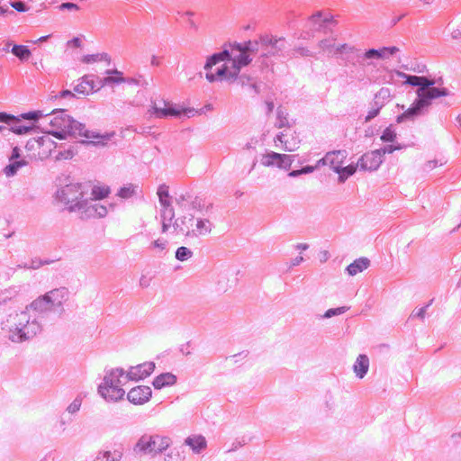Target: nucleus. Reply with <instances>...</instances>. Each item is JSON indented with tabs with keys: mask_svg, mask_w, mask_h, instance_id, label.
Here are the masks:
<instances>
[{
	"mask_svg": "<svg viewBox=\"0 0 461 461\" xmlns=\"http://www.w3.org/2000/svg\"><path fill=\"white\" fill-rule=\"evenodd\" d=\"M250 44V42L245 45L231 44L222 51L209 57L204 65L206 79L211 83L235 79L240 68L251 61L249 53L253 50Z\"/></svg>",
	"mask_w": 461,
	"mask_h": 461,
	"instance_id": "nucleus-1",
	"label": "nucleus"
},
{
	"mask_svg": "<svg viewBox=\"0 0 461 461\" xmlns=\"http://www.w3.org/2000/svg\"><path fill=\"white\" fill-rule=\"evenodd\" d=\"M86 194L85 185L69 183L57 191L56 199L65 206L68 212L78 213L82 219L104 217L107 214L106 207L101 204H90Z\"/></svg>",
	"mask_w": 461,
	"mask_h": 461,
	"instance_id": "nucleus-2",
	"label": "nucleus"
},
{
	"mask_svg": "<svg viewBox=\"0 0 461 461\" xmlns=\"http://www.w3.org/2000/svg\"><path fill=\"white\" fill-rule=\"evenodd\" d=\"M49 124L52 127V130H50L48 133L59 140L65 139L66 134L69 133L75 137L81 138L83 142L104 145L114 135V133L101 134L96 131L88 130L86 125L71 120L62 112H52Z\"/></svg>",
	"mask_w": 461,
	"mask_h": 461,
	"instance_id": "nucleus-3",
	"label": "nucleus"
},
{
	"mask_svg": "<svg viewBox=\"0 0 461 461\" xmlns=\"http://www.w3.org/2000/svg\"><path fill=\"white\" fill-rule=\"evenodd\" d=\"M405 83L413 86H419L417 90L418 100L412 107L406 110L397 117V122H402L404 118L415 115L422 107L429 104V100L441 96H447L448 91L446 88L433 87L435 82L426 77L405 76Z\"/></svg>",
	"mask_w": 461,
	"mask_h": 461,
	"instance_id": "nucleus-4",
	"label": "nucleus"
},
{
	"mask_svg": "<svg viewBox=\"0 0 461 461\" xmlns=\"http://www.w3.org/2000/svg\"><path fill=\"white\" fill-rule=\"evenodd\" d=\"M30 306L24 311L10 315L6 327L9 331V338L14 342H22L32 338L39 330V324L34 320L31 321Z\"/></svg>",
	"mask_w": 461,
	"mask_h": 461,
	"instance_id": "nucleus-5",
	"label": "nucleus"
},
{
	"mask_svg": "<svg viewBox=\"0 0 461 461\" xmlns=\"http://www.w3.org/2000/svg\"><path fill=\"white\" fill-rule=\"evenodd\" d=\"M67 299L68 291L65 288L54 289L34 300L30 308L37 314H44L60 307Z\"/></svg>",
	"mask_w": 461,
	"mask_h": 461,
	"instance_id": "nucleus-6",
	"label": "nucleus"
},
{
	"mask_svg": "<svg viewBox=\"0 0 461 461\" xmlns=\"http://www.w3.org/2000/svg\"><path fill=\"white\" fill-rule=\"evenodd\" d=\"M172 444L170 438L159 434H145L138 440L135 449L149 455H157L167 449Z\"/></svg>",
	"mask_w": 461,
	"mask_h": 461,
	"instance_id": "nucleus-7",
	"label": "nucleus"
},
{
	"mask_svg": "<svg viewBox=\"0 0 461 461\" xmlns=\"http://www.w3.org/2000/svg\"><path fill=\"white\" fill-rule=\"evenodd\" d=\"M346 158V151L337 150L327 153L326 156L319 161V163L321 162L323 165L329 166L339 174L340 180L344 181L348 176H352L357 170V167L353 165L343 167Z\"/></svg>",
	"mask_w": 461,
	"mask_h": 461,
	"instance_id": "nucleus-8",
	"label": "nucleus"
},
{
	"mask_svg": "<svg viewBox=\"0 0 461 461\" xmlns=\"http://www.w3.org/2000/svg\"><path fill=\"white\" fill-rule=\"evenodd\" d=\"M99 393L108 402H116L123 398L125 392L120 384L118 376L111 373L104 377L103 384L99 386Z\"/></svg>",
	"mask_w": 461,
	"mask_h": 461,
	"instance_id": "nucleus-9",
	"label": "nucleus"
},
{
	"mask_svg": "<svg viewBox=\"0 0 461 461\" xmlns=\"http://www.w3.org/2000/svg\"><path fill=\"white\" fill-rule=\"evenodd\" d=\"M301 140L293 129H286L275 138V144L284 151L293 152L299 149Z\"/></svg>",
	"mask_w": 461,
	"mask_h": 461,
	"instance_id": "nucleus-10",
	"label": "nucleus"
},
{
	"mask_svg": "<svg viewBox=\"0 0 461 461\" xmlns=\"http://www.w3.org/2000/svg\"><path fill=\"white\" fill-rule=\"evenodd\" d=\"M284 49V38L265 37L260 40V51L264 57L276 55Z\"/></svg>",
	"mask_w": 461,
	"mask_h": 461,
	"instance_id": "nucleus-11",
	"label": "nucleus"
},
{
	"mask_svg": "<svg viewBox=\"0 0 461 461\" xmlns=\"http://www.w3.org/2000/svg\"><path fill=\"white\" fill-rule=\"evenodd\" d=\"M382 151L373 150L364 154L357 162V167L365 171L376 170L382 164Z\"/></svg>",
	"mask_w": 461,
	"mask_h": 461,
	"instance_id": "nucleus-12",
	"label": "nucleus"
},
{
	"mask_svg": "<svg viewBox=\"0 0 461 461\" xmlns=\"http://www.w3.org/2000/svg\"><path fill=\"white\" fill-rule=\"evenodd\" d=\"M261 163L265 167L276 166L279 168H288L292 164V158L288 155L272 151L262 156Z\"/></svg>",
	"mask_w": 461,
	"mask_h": 461,
	"instance_id": "nucleus-13",
	"label": "nucleus"
},
{
	"mask_svg": "<svg viewBox=\"0 0 461 461\" xmlns=\"http://www.w3.org/2000/svg\"><path fill=\"white\" fill-rule=\"evenodd\" d=\"M151 389L149 386L139 385L128 393V399L133 404H144L151 397Z\"/></svg>",
	"mask_w": 461,
	"mask_h": 461,
	"instance_id": "nucleus-14",
	"label": "nucleus"
},
{
	"mask_svg": "<svg viewBox=\"0 0 461 461\" xmlns=\"http://www.w3.org/2000/svg\"><path fill=\"white\" fill-rule=\"evenodd\" d=\"M123 455V447L120 443H113L107 446L105 449L98 454V461H120Z\"/></svg>",
	"mask_w": 461,
	"mask_h": 461,
	"instance_id": "nucleus-15",
	"label": "nucleus"
},
{
	"mask_svg": "<svg viewBox=\"0 0 461 461\" xmlns=\"http://www.w3.org/2000/svg\"><path fill=\"white\" fill-rule=\"evenodd\" d=\"M155 368L152 362H145L143 364L131 366L128 371V377L131 380H141L149 376Z\"/></svg>",
	"mask_w": 461,
	"mask_h": 461,
	"instance_id": "nucleus-16",
	"label": "nucleus"
},
{
	"mask_svg": "<svg viewBox=\"0 0 461 461\" xmlns=\"http://www.w3.org/2000/svg\"><path fill=\"white\" fill-rule=\"evenodd\" d=\"M102 87L101 82L95 84V80L89 76H85L81 78L80 82L75 86L76 93L87 95L93 94Z\"/></svg>",
	"mask_w": 461,
	"mask_h": 461,
	"instance_id": "nucleus-17",
	"label": "nucleus"
},
{
	"mask_svg": "<svg viewBox=\"0 0 461 461\" xmlns=\"http://www.w3.org/2000/svg\"><path fill=\"white\" fill-rule=\"evenodd\" d=\"M50 134L41 136L37 140L38 156L41 159H44L51 155L56 149V142L50 137Z\"/></svg>",
	"mask_w": 461,
	"mask_h": 461,
	"instance_id": "nucleus-18",
	"label": "nucleus"
},
{
	"mask_svg": "<svg viewBox=\"0 0 461 461\" xmlns=\"http://www.w3.org/2000/svg\"><path fill=\"white\" fill-rule=\"evenodd\" d=\"M189 113H193V110L182 108L176 104L168 103L163 109L158 108V114H157L156 118L181 117Z\"/></svg>",
	"mask_w": 461,
	"mask_h": 461,
	"instance_id": "nucleus-19",
	"label": "nucleus"
},
{
	"mask_svg": "<svg viewBox=\"0 0 461 461\" xmlns=\"http://www.w3.org/2000/svg\"><path fill=\"white\" fill-rule=\"evenodd\" d=\"M86 188V192L88 190L91 191V198L90 200L97 201L103 200L109 196L111 194V189L108 185L100 184V183H91L85 185Z\"/></svg>",
	"mask_w": 461,
	"mask_h": 461,
	"instance_id": "nucleus-20",
	"label": "nucleus"
},
{
	"mask_svg": "<svg viewBox=\"0 0 461 461\" xmlns=\"http://www.w3.org/2000/svg\"><path fill=\"white\" fill-rule=\"evenodd\" d=\"M398 51L396 47L382 48L380 50L371 49L365 53V58L369 59H386Z\"/></svg>",
	"mask_w": 461,
	"mask_h": 461,
	"instance_id": "nucleus-21",
	"label": "nucleus"
},
{
	"mask_svg": "<svg viewBox=\"0 0 461 461\" xmlns=\"http://www.w3.org/2000/svg\"><path fill=\"white\" fill-rule=\"evenodd\" d=\"M370 266V260L366 258H359L353 263L348 266L347 272L348 276H354L364 270L367 269Z\"/></svg>",
	"mask_w": 461,
	"mask_h": 461,
	"instance_id": "nucleus-22",
	"label": "nucleus"
},
{
	"mask_svg": "<svg viewBox=\"0 0 461 461\" xmlns=\"http://www.w3.org/2000/svg\"><path fill=\"white\" fill-rule=\"evenodd\" d=\"M176 382V377L175 375L171 373H165L158 375L153 381V386L156 389H162L166 386H170L175 384Z\"/></svg>",
	"mask_w": 461,
	"mask_h": 461,
	"instance_id": "nucleus-23",
	"label": "nucleus"
},
{
	"mask_svg": "<svg viewBox=\"0 0 461 461\" xmlns=\"http://www.w3.org/2000/svg\"><path fill=\"white\" fill-rule=\"evenodd\" d=\"M369 368V359L366 355H359L353 366L355 374L359 377L363 378L367 373Z\"/></svg>",
	"mask_w": 461,
	"mask_h": 461,
	"instance_id": "nucleus-24",
	"label": "nucleus"
},
{
	"mask_svg": "<svg viewBox=\"0 0 461 461\" xmlns=\"http://www.w3.org/2000/svg\"><path fill=\"white\" fill-rule=\"evenodd\" d=\"M185 442L188 447H190L193 449V451L197 453L204 449L207 446L204 437L201 435L190 436L186 438Z\"/></svg>",
	"mask_w": 461,
	"mask_h": 461,
	"instance_id": "nucleus-25",
	"label": "nucleus"
},
{
	"mask_svg": "<svg viewBox=\"0 0 461 461\" xmlns=\"http://www.w3.org/2000/svg\"><path fill=\"white\" fill-rule=\"evenodd\" d=\"M11 51L21 61L28 60L31 58V56H32L31 50L25 45L14 44V45H13V48H12Z\"/></svg>",
	"mask_w": 461,
	"mask_h": 461,
	"instance_id": "nucleus-26",
	"label": "nucleus"
},
{
	"mask_svg": "<svg viewBox=\"0 0 461 461\" xmlns=\"http://www.w3.org/2000/svg\"><path fill=\"white\" fill-rule=\"evenodd\" d=\"M108 77H104L103 81L101 82L102 87L105 85L109 84H119L125 82V79L122 77V72H119L117 70L113 71H108L107 72Z\"/></svg>",
	"mask_w": 461,
	"mask_h": 461,
	"instance_id": "nucleus-27",
	"label": "nucleus"
},
{
	"mask_svg": "<svg viewBox=\"0 0 461 461\" xmlns=\"http://www.w3.org/2000/svg\"><path fill=\"white\" fill-rule=\"evenodd\" d=\"M27 164L28 162L25 159L10 161L9 165H7L4 169L5 174L7 176H12L15 175L20 168L25 167Z\"/></svg>",
	"mask_w": 461,
	"mask_h": 461,
	"instance_id": "nucleus-28",
	"label": "nucleus"
},
{
	"mask_svg": "<svg viewBox=\"0 0 461 461\" xmlns=\"http://www.w3.org/2000/svg\"><path fill=\"white\" fill-rule=\"evenodd\" d=\"M158 195L160 203L165 208H167L168 206H170L168 188L167 186H160L158 190Z\"/></svg>",
	"mask_w": 461,
	"mask_h": 461,
	"instance_id": "nucleus-29",
	"label": "nucleus"
},
{
	"mask_svg": "<svg viewBox=\"0 0 461 461\" xmlns=\"http://www.w3.org/2000/svg\"><path fill=\"white\" fill-rule=\"evenodd\" d=\"M324 22L321 12H316L308 18V23L312 27L321 26Z\"/></svg>",
	"mask_w": 461,
	"mask_h": 461,
	"instance_id": "nucleus-30",
	"label": "nucleus"
},
{
	"mask_svg": "<svg viewBox=\"0 0 461 461\" xmlns=\"http://www.w3.org/2000/svg\"><path fill=\"white\" fill-rule=\"evenodd\" d=\"M276 127H278V128L286 127L287 129H291L286 113L280 111V110L278 111Z\"/></svg>",
	"mask_w": 461,
	"mask_h": 461,
	"instance_id": "nucleus-31",
	"label": "nucleus"
},
{
	"mask_svg": "<svg viewBox=\"0 0 461 461\" xmlns=\"http://www.w3.org/2000/svg\"><path fill=\"white\" fill-rule=\"evenodd\" d=\"M168 103L169 102H167L165 100H158V101L153 102L150 109L149 110V114L151 116L156 117L157 114H158V108L163 109L164 107H166Z\"/></svg>",
	"mask_w": 461,
	"mask_h": 461,
	"instance_id": "nucleus-32",
	"label": "nucleus"
},
{
	"mask_svg": "<svg viewBox=\"0 0 461 461\" xmlns=\"http://www.w3.org/2000/svg\"><path fill=\"white\" fill-rule=\"evenodd\" d=\"M20 122V118H18V121L13 123V125H10L11 130L13 132L16 134H24L27 133L30 130L32 129V126H22L18 123Z\"/></svg>",
	"mask_w": 461,
	"mask_h": 461,
	"instance_id": "nucleus-33",
	"label": "nucleus"
},
{
	"mask_svg": "<svg viewBox=\"0 0 461 461\" xmlns=\"http://www.w3.org/2000/svg\"><path fill=\"white\" fill-rule=\"evenodd\" d=\"M396 139L395 131L391 128H386L381 135V140L384 142H393Z\"/></svg>",
	"mask_w": 461,
	"mask_h": 461,
	"instance_id": "nucleus-34",
	"label": "nucleus"
},
{
	"mask_svg": "<svg viewBox=\"0 0 461 461\" xmlns=\"http://www.w3.org/2000/svg\"><path fill=\"white\" fill-rule=\"evenodd\" d=\"M192 255V252L185 247H180L177 249L176 252V257L178 260L184 261L189 258Z\"/></svg>",
	"mask_w": 461,
	"mask_h": 461,
	"instance_id": "nucleus-35",
	"label": "nucleus"
},
{
	"mask_svg": "<svg viewBox=\"0 0 461 461\" xmlns=\"http://www.w3.org/2000/svg\"><path fill=\"white\" fill-rule=\"evenodd\" d=\"M134 187L132 185L124 186L122 187L119 192L118 195L123 199L130 198L134 194Z\"/></svg>",
	"mask_w": 461,
	"mask_h": 461,
	"instance_id": "nucleus-36",
	"label": "nucleus"
},
{
	"mask_svg": "<svg viewBox=\"0 0 461 461\" xmlns=\"http://www.w3.org/2000/svg\"><path fill=\"white\" fill-rule=\"evenodd\" d=\"M16 121H18L17 117L5 113H0V122H5L8 125H13V123L15 122Z\"/></svg>",
	"mask_w": 461,
	"mask_h": 461,
	"instance_id": "nucleus-37",
	"label": "nucleus"
},
{
	"mask_svg": "<svg viewBox=\"0 0 461 461\" xmlns=\"http://www.w3.org/2000/svg\"><path fill=\"white\" fill-rule=\"evenodd\" d=\"M41 116H42V113L41 111L29 112V113L21 114V117L23 119L32 120V121H36L39 118H41Z\"/></svg>",
	"mask_w": 461,
	"mask_h": 461,
	"instance_id": "nucleus-38",
	"label": "nucleus"
},
{
	"mask_svg": "<svg viewBox=\"0 0 461 461\" xmlns=\"http://www.w3.org/2000/svg\"><path fill=\"white\" fill-rule=\"evenodd\" d=\"M183 456L177 449L172 450L166 456V461H182Z\"/></svg>",
	"mask_w": 461,
	"mask_h": 461,
	"instance_id": "nucleus-39",
	"label": "nucleus"
},
{
	"mask_svg": "<svg viewBox=\"0 0 461 461\" xmlns=\"http://www.w3.org/2000/svg\"><path fill=\"white\" fill-rule=\"evenodd\" d=\"M59 9L61 10V11L62 10H68V11L77 12V11L79 10V6L77 4L68 2V3L61 4L59 6Z\"/></svg>",
	"mask_w": 461,
	"mask_h": 461,
	"instance_id": "nucleus-40",
	"label": "nucleus"
},
{
	"mask_svg": "<svg viewBox=\"0 0 461 461\" xmlns=\"http://www.w3.org/2000/svg\"><path fill=\"white\" fill-rule=\"evenodd\" d=\"M346 311H347L346 307H339V308H336V309H330V310H328L325 312L324 316L326 318H330V317H332L334 315L344 313Z\"/></svg>",
	"mask_w": 461,
	"mask_h": 461,
	"instance_id": "nucleus-41",
	"label": "nucleus"
},
{
	"mask_svg": "<svg viewBox=\"0 0 461 461\" xmlns=\"http://www.w3.org/2000/svg\"><path fill=\"white\" fill-rule=\"evenodd\" d=\"M10 5L16 10L17 12L23 13L28 11V8L26 7L25 4L21 1L12 2Z\"/></svg>",
	"mask_w": 461,
	"mask_h": 461,
	"instance_id": "nucleus-42",
	"label": "nucleus"
},
{
	"mask_svg": "<svg viewBox=\"0 0 461 461\" xmlns=\"http://www.w3.org/2000/svg\"><path fill=\"white\" fill-rule=\"evenodd\" d=\"M313 169H314V167H310V166H308V167H303V169H301V170H294V171L290 172V173H289V176H299V175H301V174L311 173V172H312V171H313Z\"/></svg>",
	"mask_w": 461,
	"mask_h": 461,
	"instance_id": "nucleus-43",
	"label": "nucleus"
},
{
	"mask_svg": "<svg viewBox=\"0 0 461 461\" xmlns=\"http://www.w3.org/2000/svg\"><path fill=\"white\" fill-rule=\"evenodd\" d=\"M402 149V146L400 145H397V146H393V145H390L388 147H385L384 149H378L379 151H382V156L384 155L385 153H392L393 152L394 150H399Z\"/></svg>",
	"mask_w": 461,
	"mask_h": 461,
	"instance_id": "nucleus-44",
	"label": "nucleus"
},
{
	"mask_svg": "<svg viewBox=\"0 0 461 461\" xmlns=\"http://www.w3.org/2000/svg\"><path fill=\"white\" fill-rule=\"evenodd\" d=\"M434 0H417L416 5L418 7L425 8L430 6Z\"/></svg>",
	"mask_w": 461,
	"mask_h": 461,
	"instance_id": "nucleus-45",
	"label": "nucleus"
},
{
	"mask_svg": "<svg viewBox=\"0 0 461 461\" xmlns=\"http://www.w3.org/2000/svg\"><path fill=\"white\" fill-rule=\"evenodd\" d=\"M19 159H22L21 155H20V149L17 147H14L13 149L12 155L10 157V161L19 160Z\"/></svg>",
	"mask_w": 461,
	"mask_h": 461,
	"instance_id": "nucleus-46",
	"label": "nucleus"
},
{
	"mask_svg": "<svg viewBox=\"0 0 461 461\" xmlns=\"http://www.w3.org/2000/svg\"><path fill=\"white\" fill-rule=\"evenodd\" d=\"M379 109L380 108H375V109L370 110L366 117V121H369V120L375 118L379 113Z\"/></svg>",
	"mask_w": 461,
	"mask_h": 461,
	"instance_id": "nucleus-47",
	"label": "nucleus"
},
{
	"mask_svg": "<svg viewBox=\"0 0 461 461\" xmlns=\"http://www.w3.org/2000/svg\"><path fill=\"white\" fill-rule=\"evenodd\" d=\"M320 46L323 50H330V51H332V49L334 48V46L327 44V41H321Z\"/></svg>",
	"mask_w": 461,
	"mask_h": 461,
	"instance_id": "nucleus-48",
	"label": "nucleus"
},
{
	"mask_svg": "<svg viewBox=\"0 0 461 461\" xmlns=\"http://www.w3.org/2000/svg\"><path fill=\"white\" fill-rule=\"evenodd\" d=\"M425 312H426V307H422V308L419 309L418 311H416L415 312H413L412 315L423 318L425 315Z\"/></svg>",
	"mask_w": 461,
	"mask_h": 461,
	"instance_id": "nucleus-49",
	"label": "nucleus"
},
{
	"mask_svg": "<svg viewBox=\"0 0 461 461\" xmlns=\"http://www.w3.org/2000/svg\"><path fill=\"white\" fill-rule=\"evenodd\" d=\"M79 409V403L77 402H74L72 404L69 405L68 411L71 412H75Z\"/></svg>",
	"mask_w": 461,
	"mask_h": 461,
	"instance_id": "nucleus-50",
	"label": "nucleus"
},
{
	"mask_svg": "<svg viewBox=\"0 0 461 461\" xmlns=\"http://www.w3.org/2000/svg\"><path fill=\"white\" fill-rule=\"evenodd\" d=\"M95 60H96V59L94 56H85L82 59V61L84 63H90V62H94Z\"/></svg>",
	"mask_w": 461,
	"mask_h": 461,
	"instance_id": "nucleus-51",
	"label": "nucleus"
},
{
	"mask_svg": "<svg viewBox=\"0 0 461 461\" xmlns=\"http://www.w3.org/2000/svg\"><path fill=\"white\" fill-rule=\"evenodd\" d=\"M154 247H156V248H158L159 249H165V242L161 241L159 240H155L154 241Z\"/></svg>",
	"mask_w": 461,
	"mask_h": 461,
	"instance_id": "nucleus-52",
	"label": "nucleus"
},
{
	"mask_svg": "<svg viewBox=\"0 0 461 461\" xmlns=\"http://www.w3.org/2000/svg\"><path fill=\"white\" fill-rule=\"evenodd\" d=\"M72 95H73V93L69 90L61 91L59 94V97H61V98H64L67 96H72Z\"/></svg>",
	"mask_w": 461,
	"mask_h": 461,
	"instance_id": "nucleus-53",
	"label": "nucleus"
},
{
	"mask_svg": "<svg viewBox=\"0 0 461 461\" xmlns=\"http://www.w3.org/2000/svg\"><path fill=\"white\" fill-rule=\"evenodd\" d=\"M329 258V252L327 250H323L321 252V261L325 262Z\"/></svg>",
	"mask_w": 461,
	"mask_h": 461,
	"instance_id": "nucleus-54",
	"label": "nucleus"
},
{
	"mask_svg": "<svg viewBox=\"0 0 461 461\" xmlns=\"http://www.w3.org/2000/svg\"><path fill=\"white\" fill-rule=\"evenodd\" d=\"M348 49V47L347 44H342V45H339V46L336 47L335 48V51L336 52H342V51H344V50H346Z\"/></svg>",
	"mask_w": 461,
	"mask_h": 461,
	"instance_id": "nucleus-55",
	"label": "nucleus"
},
{
	"mask_svg": "<svg viewBox=\"0 0 461 461\" xmlns=\"http://www.w3.org/2000/svg\"><path fill=\"white\" fill-rule=\"evenodd\" d=\"M426 167H428V169L431 170V169L436 168L438 166H437V162L436 161H429L427 163Z\"/></svg>",
	"mask_w": 461,
	"mask_h": 461,
	"instance_id": "nucleus-56",
	"label": "nucleus"
},
{
	"mask_svg": "<svg viewBox=\"0 0 461 461\" xmlns=\"http://www.w3.org/2000/svg\"><path fill=\"white\" fill-rule=\"evenodd\" d=\"M197 228H204L205 230H207L206 223L203 221H199L197 222Z\"/></svg>",
	"mask_w": 461,
	"mask_h": 461,
	"instance_id": "nucleus-57",
	"label": "nucleus"
},
{
	"mask_svg": "<svg viewBox=\"0 0 461 461\" xmlns=\"http://www.w3.org/2000/svg\"><path fill=\"white\" fill-rule=\"evenodd\" d=\"M297 248H298L299 249L305 250V249H308V245H307V244H305V243H303V244H298V245H297Z\"/></svg>",
	"mask_w": 461,
	"mask_h": 461,
	"instance_id": "nucleus-58",
	"label": "nucleus"
},
{
	"mask_svg": "<svg viewBox=\"0 0 461 461\" xmlns=\"http://www.w3.org/2000/svg\"><path fill=\"white\" fill-rule=\"evenodd\" d=\"M303 260V258L301 256V257H298L295 258L294 262V265H298L299 263H301L302 261Z\"/></svg>",
	"mask_w": 461,
	"mask_h": 461,
	"instance_id": "nucleus-59",
	"label": "nucleus"
},
{
	"mask_svg": "<svg viewBox=\"0 0 461 461\" xmlns=\"http://www.w3.org/2000/svg\"><path fill=\"white\" fill-rule=\"evenodd\" d=\"M7 13V9L4 8L3 6H0V14H5Z\"/></svg>",
	"mask_w": 461,
	"mask_h": 461,
	"instance_id": "nucleus-60",
	"label": "nucleus"
},
{
	"mask_svg": "<svg viewBox=\"0 0 461 461\" xmlns=\"http://www.w3.org/2000/svg\"><path fill=\"white\" fill-rule=\"evenodd\" d=\"M48 38L49 36H42L39 40H37V41H45Z\"/></svg>",
	"mask_w": 461,
	"mask_h": 461,
	"instance_id": "nucleus-61",
	"label": "nucleus"
},
{
	"mask_svg": "<svg viewBox=\"0 0 461 461\" xmlns=\"http://www.w3.org/2000/svg\"><path fill=\"white\" fill-rule=\"evenodd\" d=\"M273 108H274L273 104L272 103L268 104V110H269V112H271L273 110Z\"/></svg>",
	"mask_w": 461,
	"mask_h": 461,
	"instance_id": "nucleus-62",
	"label": "nucleus"
},
{
	"mask_svg": "<svg viewBox=\"0 0 461 461\" xmlns=\"http://www.w3.org/2000/svg\"><path fill=\"white\" fill-rule=\"evenodd\" d=\"M167 228V224L164 223L163 226H162V230L166 231Z\"/></svg>",
	"mask_w": 461,
	"mask_h": 461,
	"instance_id": "nucleus-63",
	"label": "nucleus"
}]
</instances>
